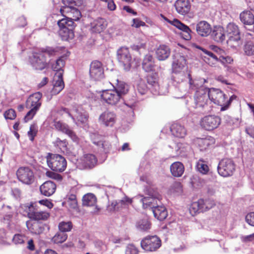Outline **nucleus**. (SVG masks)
Listing matches in <instances>:
<instances>
[{
  "mask_svg": "<svg viewBox=\"0 0 254 254\" xmlns=\"http://www.w3.org/2000/svg\"><path fill=\"white\" fill-rule=\"evenodd\" d=\"M208 93L210 101L221 106V111L227 110L231 100L233 99V96H232L228 101L226 100L227 97L219 89L208 88ZM234 98H236V96H234Z\"/></svg>",
  "mask_w": 254,
  "mask_h": 254,
  "instance_id": "6",
  "label": "nucleus"
},
{
  "mask_svg": "<svg viewBox=\"0 0 254 254\" xmlns=\"http://www.w3.org/2000/svg\"><path fill=\"white\" fill-rule=\"evenodd\" d=\"M67 238V234L64 233H58L52 238V241L55 244H60L64 242Z\"/></svg>",
  "mask_w": 254,
  "mask_h": 254,
  "instance_id": "47",
  "label": "nucleus"
},
{
  "mask_svg": "<svg viewBox=\"0 0 254 254\" xmlns=\"http://www.w3.org/2000/svg\"><path fill=\"white\" fill-rule=\"evenodd\" d=\"M208 88L197 90L194 95V108L198 113L204 114L211 110V105L208 95Z\"/></svg>",
  "mask_w": 254,
  "mask_h": 254,
  "instance_id": "4",
  "label": "nucleus"
},
{
  "mask_svg": "<svg viewBox=\"0 0 254 254\" xmlns=\"http://www.w3.org/2000/svg\"><path fill=\"white\" fill-rule=\"evenodd\" d=\"M170 171L173 176L175 177H181L185 171L184 166L180 162H175L170 166Z\"/></svg>",
  "mask_w": 254,
  "mask_h": 254,
  "instance_id": "38",
  "label": "nucleus"
},
{
  "mask_svg": "<svg viewBox=\"0 0 254 254\" xmlns=\"http://www.w3.org/2000/svg\"><path fill=\"white\" fill-rule=\"evenodd\" d=\"M175 6L178 13L182 15L187 14L190 8V3L189 0H177Z\"/></svg>",
  "mask_w": 254,
  "mask_h": 254,
  "instance_id": "32",
  "label": "nucleus"
},
{
  "mask_svg": "<svg viewBox=\"0 0 254 254\" xmlns=\"http://www.w3.org/2000/svg\"><path fill=\"white\" fill-rule=\"evenodd\" d=\"M202 51L208 56L205 60V62L211 66H213L217 62L219 61L225 66H226L227 64H230L233 61L231 57L229 56L224 57L222 55L220 56L218 59L217 56L214 55L211 52L208 51L205 49L202 50Z\"/></svg>",
  "mask_w": 254,
  "mask_h": 254,
  "instance_id": "18",
  "label": "nucleus"
},
{
  "mask_svg": "<svg viewBox=\"0 0 254 254\" xmlns=\"http://www.w3.org/2000/svg\"><path fill=\"white\" fill-rule=\"evenodd\" d=\"M148 87L147 86L145 81L141 80L137 85V90L138 92L143 95L147 93L148 91Z\"/></svg>",
  "mask_w": 254,
  "mask_h": 254,
  "instance_id": "51",
  "label": "nucleus"
},
{
  "mask_svg": "<svg viewBox=\"0 0 254 254\" xmlns=\"http://www.w3.org/2000/svg\"><path fill=\"white\" fill-rule=\"evenodd\" d=\"M214 142V138L210 136H207L204 138H197L194 140L195 145L198 146L201 151L206 150L209 146L213 144Z\"/></svg>",
  "mask_w": 254,
  "mask_h": 254,
  "instance_id": "29",
  "label": "nucleus"
},
{
  "mask_svg": "<svg viewBox=\"0 0 254 254\" xmlns=\"http://www.w3.org/2000/svg\"><path fill=\"white\" fill-rule=\"evenodd\" d=\"M28 217L36 220H45L49 217V213L42 210L37 203L31 204L28 208Z\"/></svg>",
  "mask_w": 254,
  "mask_h": 254,
  "instance_id": "15",
  "label": "nucleus"
},
{
  "mask_svg": "<svg viewBox=\"0 0 254 254\" xmlns=\"http://www.w3.org/2000/svg\"><path fill=\"white\" fill-rule=\"evenodd\" d=\"M37 132V129L34 125H31L30 127V130L28 132V136L31 141H33L35 136L36 135Z\"/></svg>",
  "mask_w": 254,
  "mask_h": 254,
  "instance_id": "59",
  "label": "nucleus"
},
{
  "mask_svg": "<svg viewBox=\"0 0 254 254\" xmlns=\"http://www.w3.org/2000/svg\"><path fill=\"white\" fill-rule=\"evenodd\" d=\"M4 116L6 120H14L16 117V113L14 110L10 109L4 112Z\"/></svg>",
  "mask_w": 254,
  "mask_h": 254,
  "instance_id": "58",
  "label": "nucleus"
},
{
  "mask_svg": "<svg viewBox=\"0 0 254 254\" xmlns=\"http://www.w3.org/2000/svg\"><path fill=\"white\" fill-rule=\"evenodd\" d=\"M189 78V83L190 89L191 90H201L203 88H207L203 86L206 82V79L204 78L192 79L190 73L188 74L187 77Z\"/></svg>",
  "mask_w": 254,
  "mask_h": 254,
  "instance_id": "28",
  "label": "nucleus"
},
{
  "mask_svg": "<svg viewBox=\"0 0 254 254\" xmlns=\"http://www.w3.org/2000/svg\"><path fill=\"white\" fill-rule=\"evenodd\" d=\"M203 204V199H200L197 201L193 202L190 207V213L192 215H194L197 213L203 212L202 206Z\"/></svg>",
  "mask_w": 254,
  "mask_h": 254,
  "instance_id": "42",
  "label": "nucleus"
},
{
  "mask_svg": "<svg viewBox=\"0 0 254 254\" xmlns=\"http://www.w3.org/2000/svg\"><path fill=\"white\" fill-rule=\"evenodd\" d=\"M196 168L197 171L202 174H206L209 171L208 166L202 159H199L196 163Z\"/></svg>",
  "mask_w": 254,
  "mask_h": 254,
  "instance_id": "46",
  "label": "nucleus"
},
{
  "mask_svg": "<svg viewBox=\"0 0 254 254\" xmlns=\"http://www.w3.org/2000/svg\"><path fill=\"white\" fill-rule=\"evenodd\" d=\"M56 185L52 181H46L40 188L41 193L45 196H50L55 191Z\"/></svg>",
  "mask_w": 254,
  "mask_h": 254,
  "instance_id": "33",
  "label": "nucleus"
},
{
  "mask_svg": "<svg viewBox=\"0 0 254 254\" xmlns=\"http://www.w3.org/2000/svg\"><path fill=\"white\" fill-rule=\"evenodd\" d=\"M136 106V99H133L131 101H126L124 106L123 109L124 111H127V114L129 116H132L134 114V110Z\"/></svg>",
  "mask_w": 254,
  "mask_h": 254,
  "instance_id": "44",
  "label": "nucleus"
},
{
  "mask_svg": "<svg viewBox=\"0 0 254 254\" xmlns=\"http://www.w3.org/2000/svg\"><path fill=\"white\" fill-rule=\"evenodd\" d=\"M72 228V224L70 221H63L59 223V229L62 232H66L71 231Z\"/></svg>",
  "mask_w": 254,
  "mask_h": 254,
  "instance_id": "49",
  "label": "nucleus"
},
{
  "mask_svg": "<svg viewBox=\"0 0 254 254\" xmlns=\"http://www.w3.org/2000/svg\"><path fill=\"white\" fill-rule=\"evenodd\" d=\"M24 236L21 234H15L13 237L12 242L15 245L22 244L24 243Z\"/></svg>",
  "mask_w": 254,
  "mask_h": 254,
  "instance_id": "57",
  "label": "nucleus"
},
{
  "mask_svg": "<svg viewBox=\"0 0 254 254\" xmlns=\"http://www.w3.org/2000/svg\"><path fill=\"white\" fill-rule=\"evenodd\" d=\"M60 27L59 34L63 40L68 41L74 37V22L68 19H62L58 22Z\"/></svg>",
  "mask_w": 254,
  "mask_h": 254,
  "instance_id": "10",
  "label": "nucleus"
},
{
  "mask_svg": "<svg viewBox=\"0 0 254 254\" xmlns=\"http://www.w3.org/2000/svg\"><path fill=\"white\" fill-rule=\"evenodd\" d=\"M154 59L153 56L148 54L144 58L142 62V68L146 72H150L154 69Z\"/></svg>",
  "mask_w": 254,
  "mask_h": 254,
  "instance_id": "37",
  "label": "nucleus"
},
{
  "mask_svg": "<svg viewBox=\"0 0 254 254\" xmlns=\"http://www.w3.org/2000/svg\"><path fill=\"white\" fill-rule=\"evenodd\" d=\"M244 51L247 55H253L254 54V45L253 42L252 41L248 42L245 46Z\"/></svg>",
  "mask_w": 254,
  "mask_h": 254,
  "instance_id": "50",
  "label": "nucleus"
},
{
  "mask_svg": "<svg viewBox=\"0 0 254 254\" xmlns=\"http://www.w3.org/2000/svg\"><path fill=\"white\" fill-rule=\"evenodd\" d=\"M217 169L220 176L227 177L233 175L235 170V166L231 159L225 158L220 161Z\"/></svg>",
  "mask_w": 254,
  "mask_h": 254,
  "instance_id": "12",
  "label": "nucleus"
},
{
  "mask_svg": "<svg viewBox=\"0 0 254 254\" xmlns=\"http://www.w3.org/2000/svg\"><path fill=\"white\" fill-rule=\"evenodd\" d=\"M160 204L158 203L151 210L155 218L160 221H162L167 217L168 213L165 206L163 205H160Z\"/></svg>",
  "mask_w": 254,
  "mask_h": 254,
  "instance_id": "35",
  "label": "nucleus"
},
{
  "mask_svg": "<svg viewBox=\"0 0 254 254\" xmlns=\"http://www.w3.org/2000/svg\"><path fill=\"white\" fill-rule=\"evenodd\" d=\"M111 145L107 141H103L102 140L100 143V146H99V148H101L103 149V151L105 152L108 151L109 148H110Z\"/></svg>",
  "mask_w": 254,
  "mask_h": 254,
  "instance_id": "63",
  "label": "nucleus"
},
{
  "mask_svg": "<svg viewBox=\"0 0 254 254\" xmlns=\"http://www.w3.org/2000/svg\"><path fill=\"white\" fill-rule=\"evenodd\" d=\"M147 82L151 86L149 88L152 93L155 95H165L168 91L166 87H160L157 81V78L152 76H148Z\"/></svg>",
  "mask_w": 254,
  "mask_h": 254,
  "instance_id": "21",
  "label": "nucleus"
},
{
  "mask_svg": "<svg viewBox=\"0 0 254 254\" xmlns=\"http://www.w3.org/2000/svg\"><path fill=\"white\" fill-rule=\"evenodd\" d=\"M137 228L141 231H147L150 228V224L147 219H144L137 222Z\"/></svg>",
  "mask_w": 254,
  "mask_h": 254,
  "instance_id": "48",
  "label": "nucleus"
},
{
  "mask_svg": "<svg viewBox=\"0 0 254 254\" xmlns=\"http://www.w3.org/2000/svg\"><path fill=\"white\" fill-rule=\"evenodd\" d=\"M63 1L64 5L61 7L60 12L65 17L64 19H69L71 16L72 10L76 5L75 0H63Z\"/></svg>",
  "mask_w": 254,
  "mask_h": 254,
  "instance_id": "27",
  "label": "nucleus"
},
{
  "mask_svg": "<svg viewBox=\"0 0 254 254\" xmlns=\"http://www.w3.org/2000/svg\"><path fill=\"white\" fill-rule=\"evenodd\" d=\"M240 20L245 25L254 26V15L250 11H244L240 15Z\"/></svg>",
  "mask_w": 254,
  "mask_h": 254,
  "instance_id": "39",
  "label": "nucleus"
},
{
  "mask_svg": "<svg viewBox=\"0 0 254 254\" xmlns=\"http://www.w3.org/2000/svg\"><path fill=\"white\" fill-rule=\"evenodd\" d=\"M133 23L131 24L132 26L134 27L135 28L139 27L141 26H144L145 23L141 21L140 19L138 18H134L132 20Z\"/></svg>",
  "mask_w": 254,
  "mask_h": 254,
  "instance_id": "64",
  "label": "nucleus"
},
{
  "mask_svg": "<svg viewBox=\"0 0 254 254\" xmlns=\"http://www.w3.org/2000/svg\"><path fill=\"white\" fill-rule=\"evenodd\" d=\"M182 190V186L180 182H175L171 186V191L173 193L180 194Z\"/></svg>",
  "mask_w": 254,
  "mask_h": 254,
  "instance_id": "54",
  "label": "nucleus"
},
{
  "mask_svg": "<svg viewBox=\"0 0 254 254\" xmlns=\"http://www.w3.org/2000/svg\"><path fill=\"white\" fill-rule=\"evenodd\" d=\"M39 225L37 222H34L30 226L29 224L27 223V227L28 230L33 234H39L41 232V231L38 229Z\"/></svg>",
  "mask_w": 254,
  "mask_h": 254,
  "instance_id": "56",
  "label": "nucleus"
},
{
  "mask_svg": "<svg viewBox=\"0 0 254 254\" xmlns=\"http://www.w3.org/2000/svg\"><path fill=\"white\" fill-rule=\"evenodd\" d=\"M61 50V47H48L40 52H34L29 56V63L33 69L42 70L48 65L47 56L56 55Z\"/></svg>",
  "mask_w": 254,
  "mask_h": 254,
  "instance_id": "1",
  "label": "nucleus"
},
{
  "mask_svg": "<svg viewBox=\"0 0 254 254\" xmlns=\"http://www.w3.org/2000/svg\"><path fill=\"white\" fill-rule=\"evenodd\" d=\"M226 34L230 41H238L240 39V31L237 25L234 23H229L225 30Z\"/></svg>",
  "mask_w": 254,
  "mask_h": 254,
  "instance_id": "26",
  "label": "nucleus"
},
{
  "mask_svg": "<svg viewBox=\"0 0 254 254\" xmlns=\"http://www.w3.org/2000/svg\"><path fill=\"white\" fill-rule=\"evenodd\" d=\"M160 16L165 21L181 30L182 31V36L183 39L186 40H190L191 39V30L187 25L183 24L177 19H173L172 20H169L162 14H160Z\"/></svg>",
  "mask_w": 254,
  "mask_h": 254,
  "instance_id": "14",
  "label": "nucleus"
},
{
  "mask_svg": "<svg viewBox=\"0 0 254 254\" xmlns=\"http://www.w3.org/2000/svg\"><path fill=\"white\" fill-rule=\"evenodd\" d=\"M116 120V115L108 111L102 113L99 117V123L105 127H113Z\"/></svg>",
  "mask_w": 254,
  "mask_h": 254,
  "instance_id": "25",
  "label": "nucleus"
},
{
  "mask_svg": "<svg viewBox=\"0 0 254 254\" xmlns=\"http://www.w3.org/2000/svg\"><path fill=\"white\" fill-rule=\"evenodd\" d=\"M206 183V181L198 176H193L190 179L191 187L194 189H199L204 186Z\"/></svg>",
  "mask_w": 254,
  "mask_h": 254,
  "instance_id": "45",
  "label": "nucleus"
},
{
  "mask_svg": "<svg viewBox=\"0 0 254 254\" xmlns=\"http://www.w3.org/2000/svg\"><path fill=\"white\" fill-rule=\"evenodd\" d=\"M90 75L94 80H100L104 77V71L101 63L99 61L91 63L90 68Z\"/></svg>",
  "mask_w": 254,
  "mask_h": 254,
  "instance_id": "23",
  "label": "nucleus"
},
{
  "mask_svg": "<svg viewBox=\"0 0 254 254\" xmlns=\"http://www.w3.org/2000/svg\"><path fill=\"white\" fill-rule=\"evenodd\" d=\"M246 222L251 226L254 227V212L247 214L246 216Z\"/></svg>",
  "mask_w": 254,
  "mask_h": 254,
  "instance_id": "62",
  "label": "nucleus"
},
{
  "mask_svg": "<svg viewBox=\"0 0 254 254\" xmlns=\"http://www.w3.org/2000/svg\"><path fill=\"white\" fill-rule=\"evenodd\" d=\"M60 112L62 115L65 113L71 117L73 122L78 126L83 127H85L88 116L86 112H83L81 107H74L70 112H69L66 108H62Z\"/></svg>",
  "mask_w": 254,
  "mask_h": 254,
  "instance_id": "8",
  "label": "nucleus"
},
{
  "mask_svg": "<svg viewBox=\"0 0 254 254\" xmlns=\"http://www.w3.org/2000/svg\"><path fill=\"white\" fill-rule=\"evenodd\" d=\"M170 53V48L164 45H160L156 50V57L159 61H164L168 59Z\"/></svg>",
  "mask_w": 254,
  "mask_h": 254,
  "instance_id": "36",
  "label": "nucleus"
},
{
  "mask_svg": "<svg viewBox=\"0 0 254 254\" xmlns=\"http://www.w3.org/2000/svg\"><path fill=\"white\" fill-rule=\"evenodd\" d=\"M226 33L224 28L220 26H215L212 30V37L214 41L221 43L226 37Z\"/></svg>",
  "mask_w": 254,
  "mask_h": 254,
  "instance_id": "34",
  "label": "nucleus"
},
{
  "mask_svg": "<svg viewBox=\"0 0 254 254\" xmlns=\"http://www.w3.org/2000/svg\"><path fill=\"white\" fill-rule=\"evenodd\" d=\"M93 143L98 146H100V143L102 140V137L96 132L91 133L90 135Z\"/></svg>",
  "mask_w": 254,
  "mask_h": 254,
  "instance_id": "53",
  "label": "nucleus"
},
{
  "mask_svg": "<svg viewBox=\"0 0 254 254\" xmlns=\"http://www.w3.org/2000/svg\"><path fill=\"white\" fill-rule=\"evenodd\" d=\"M54 126L57 130L67 134L73 141L78 143L79 138L68 125L60 121H55Z\"/></svg>",
  "mask_w": 254,
  "mask_h": 254,
  "instance_id": "24",
  "label": "nucleus"
},
{
  "mask_svg": "<svg viewBox=\"0 0 254 254\" xmlns=\"http://www.w3.org/2000/svg\"><path fill=\"white\" fill-rule=\"evenodd\" d=\"M204 204L202 205L203 207V211L211 209L215 205V203L213 200L203 199Z\"/></svg>",
  "mask_w": 254,
  "mask_h": 254,
  "instance_id": "61",
  "label": "nucleus"
},
{
  "mask_svg": "<svg viewBox=\"0 0 254 254\" xmlns=\"http://www.w3.org/2000/svg\"><path fill=\"white\" fill-rule=\"evenodd\" d=\"M18 179L26 185H30L34 181V174L32 169L29 167H21L16 172Z\"/></svg>",
  "mask_w": 254,
  "mask_h": 254,
  "instance_id": "13",
  "label": "nucleus"
},
{
  "mask_svg": "<svg viewBox=\"0 0 254 254\" xmlns=\"http://www.w3.org/2000/svg\"><path fill=\"white\" fill-rule=\"evenodd\" d=\"M117 59L124 69L128 70L133 62L132 58L128 48L123 47L117 51Z\"/></svg>",
  "mask_w": 254,
  "mask_h": 254,
  "instance_id": "11",
  "label": "nucleus"
},
{
  "mask_svg": "<svg viewBox=\"0 0 254 254\" xmlns=\"http://www.w3.org/2000/svg\"><path fill=\"white\" fill-rule=\"evenodd\" d=\"M192 28L195 29L197 34L201 37L208 36L212 31L211 25L206 21H200L197 24H190Z\"/></svg>",
  "mask_w": 254,
  "mask_h": 254,
  "instance_id": "20",
  "label": "nucleus"
},
{
  "mask_svg": "<svg viewBox=\"0 0 254 254\" xmlns=\"http://www.w3.org/2000/svg\"><path fill=\"white\" fill-rule=\"evenodd\" d=\"M42 94L40 92L31 95L27 99L26 103V107L30 109L24 118L25 122L31 120L37 112L39 110L41 104V98Z\"/></svg>",
  "mask_w": 254,
  "mask_h": 254,
  "instance_id": "5",
  "label": "nucleus"
},
{
  "mask_svg": "<svg viewBox=\"0 0 254 254\" xmlns=\"http://www.w3.org/2000/svg\"><path fill=\"white\" fill-rule=\"evenodd\" d=\"M187 68L185 58L180 53L175 54L173 56L172 70L174 80L176 82H181L187 78L188 74Z\"/></svg>",
  "mask_w": 254,
  "mask_h": 254,
  "instance_id": "2",
  "label": "nucleus"
},
{
  "mask_svg": "<svg viewBox=\"0 0 254 254\" xmlns=\"http://www.w3.org/2000/svg\"><path fill=\"white\" fill-rule=\"evenodd\" d=\"M81 160L83 162L84 168H92L97 163L96 156L92 154H85Z\"/></svg>",
  "mask_w": 254,
  "mask_h": 254,
  "instance_id": "41",
  "label": "nucleus"
},
{
  "mask_svg": "<svg viewBox=\"0 0 254 254\" xmlns=\"http://www.w3.org/2000/svg\"><path fill=\"white\" fill-rule=\"evenodd\" d=\"M101 96L106 103L111 105L117 104L122 99L116 90L114 89L103 90Z\"/></svg>",
  "mask_w": 254,
  "mask_h": 254,
  "instance_id": "19",
  "label": "nucleus"
},
{
  "mask_svg": "<svg viewBox=\"0 0 254 254\" xmlns=\"http://www.w3.org/2000/svg\"><path fill=\"white\" fill-rule=\"evenodd\" d=\"M48 166L53 171L62 172L66 167V161L62 155L56 154H50L47 156Z\"/></svg>",
  "mask_w": 254,
  "mask_h": 254,
  "instance_id": "9",
  "label": "nucleus"
},
{
  "mask_svg": "<svg viewBox=\"0 0 254 254\" xmlns=\"http://www.w3.org/2000/svg\"><path fill=\"white\" fill-rule=\"evenodd\" d=\"M161 242L156 236H147L141 242L142 248L146 251H155L160 247Z\"/></svg>",
  "mask_w": 254,
  "mask_h": 254,
  "instance_id": "16",
  "label": "nucleus"
},
{
  "mask_svg": "<svg viewBox=\"0 0 254 254\" xmlns=\"http://www.w3.org/2000/svg\"><path fill=\"white\" fill-rule=\"evenodd\" d=\"M93 30L97 33H100L105 29L107 26L106 22L103 18H98L91 23Z\"/></svg>",
  "mask_w": 254,
  "mask_h": 254,
  "instance_id": "43",
  "label": "nucleus"
},
{
  "mask_svg": "<svg viewBox=\"0 0 254 254\" xmlns=\"http://www.w3.org/2000/svg\"><path fill=\"white\" fill-rule=\"evenodd\" d=\"M81 16V14L80 11L74 7L71 12V16L69 17L68 19L71 20L73 22L74 20H78L80 18Z\"/></svg>",
  "mask_w": 254,
  "mask_h": 254,
  "instance_id": "55",
  "label": "nucleus"
},
{
  "mask_svg": "<svg viewBox=\"0 0 254 254\" xmlns=\"http://www.w3.org/2000/svg\"><path fill=\"white\" fill-rule=\"evenodd\" d=\"M97 199L95 195L92 193H87L84 195L82 198V204L84 206L94 207L92 213H97L99 211V208L96 205Z\"/></svg>",
  "mask_w": 254,
  "mask_h": 254,
  "instance_id": "31",
  "label": "nucleus"
},
{
  "mask_svg": "<svg viewBox=\"0 0 254 254\" xmlns=\"http://www.w3.org/2000/svg\"><path fill=\"white\" fill-rule=\"evenodd\" d=\"M132 199L127 196L119 201H113L109 206L110 211H120L123 209H127L132 204Z\"/></svg>",
  "mask_w": 254,
  "mask_h": 254,
  "instance_id": "22",
  "label": "nucleus"
},
{
  "mask_svg": "<svg viewBox=\"0 0 254 254\" xmlns=\"http://www.w3.org/2000/svg\"><path fill=\"white\" fill-rule=\"evenodd\" d=\"M65 62L62 58L58 59L52 65V69L56 71L53 80V88L51 90L52 95L58 94L64 88V84L63 78Z\"/></svg>",
  "mask_w": 254,
  "mask_h": 254,
  "instance_id": "3",
  "label": "nucleus"
},
{
  "mask_svg": "<svg viewBox=\"0 0 254 254\" xmlns=\"http://www.w3.org/2000/svg\"><path fill=\"white\" fill-rule=\"evenodd\" d=\"M221 123V119L216 116H206L201 119L200 125L207 130H212L217 128Z\"/></svg>",
  "mask_w": 254,
  "mask_h": 254,
  "instance_id": "17",
  "label": "nucleus"
},
{
  "mask_svg": "<svg viewBox=\"0 0 254 254\" xmlns=\"http://www.w3.org/2000/svg\"><path fill=\"white\" fill-rule=\"evenodd\" d=\"M171 131L174 136L180 138L184 137L187 133L184 127L178 123H175L172 125Z\"/></svg>",
  "mask_w": 254,
  "mask_h": 254,
  "instance_id": "40",
  "label": "nucleus"
},
{
  "mask_svg": "<svg viewBox=\"0 0 254 254\" xmlns=\"http://www.w3.org/2000/svg\"><path fill=\"white\" fill-rule=\"evenodd\" d=\"M138 250L133 245H128L127 246L125 252V254H138Z\"/></svg>",
  "mask_w": 254,
  "mask_h": 254,
  "instance_id": "60",
  "label": "nucleus"
},
{
  "mask_svg": "<svg viewBox=\"0 0 254 254\" xmlns=\"http://www.w3.org/2000/svg\"><path fill=\"white\" fill-rule=\"evenodd\" d=\"M147 191L148 196L142 197V195H139L135 196L134 199L139 200L142 204L144 208H150L152 210L158 203H161V196L158 192L153 190L151 188H149Z\"/></svg>",
  "mask_w": 254,
  "mask_h": 254,
  "instance_id": "7",
  "label": "nucleus"
},
{
  "mask_svg": "<svg viewBox=\"0 0 254 254\" xmlns=\"http://www.w3.org/2000/svg\"><path fill=\"white\" fill-rule=\"evenodd\" d=\"M62 204L70 211L76 210L77 208V201H64Z\"/></svg>",
  "mask_w": 254,
  "mask_h": 254,
  "instance_id": "52",
  "label": "nucleus"
},
{
  "mask_svg": "<svg viewBox=\"0 0 254 254\" xmlns=\"http://www.w3.org/2000/svg\"><path fill=\"white\" fill-rule=\"evenodd\" d=\"M111 84L113 85L114 89L116 90L119 94L121 98L123 96L127 94L129 91V86L125 82L120 81L118 79L115 80H112Z\"/></svg>",
  "mask_w": 254,
  "mask_h": 254,
  "instance_id": "30",
  "label": "nucleus"
}]
</instances>
